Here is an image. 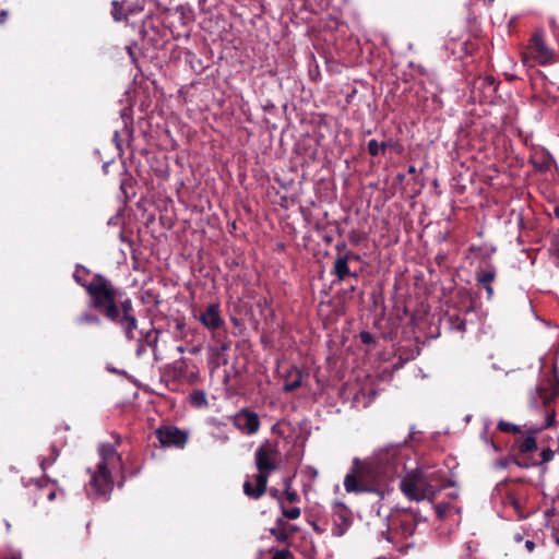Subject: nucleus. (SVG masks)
<instances>
[{
  "label": "nucleus",
  "mask_w": 559,
  "mask_h": 559,
  "mask_svg": "<svg viewBox=\"0 0 559 559\" xmlns=\"http://www.w3.org/2000/svg\"><path fill=\"white\" fill-rule=\"evenodd\" d=\"M349 254H345L335 260L333 265V273L336 275L338 281H344L346 276L350 274L348 267Z\"/></svg>",
  "instance_id": "4468645a"
},
{
  "label": "nucleus",
  "mask_w": 559,
  "mask_h": 559,
  "mask_svg": "<svg viewBox=\"0 0 559 559\" xmlns=\"http://www.w3.org/2000/svg\"><path fill=\"white\" fill-rule=\"evenodd\" d=\"M313 528H314L317 532H320L319 526H317L316 524L313 525Z\"/></svg>",
  "instance_id": "a18cd8bd"
},
{
  "label": "nucleus",
  "mask_w": 559,
  "mask_h": 559,
  "mask_svg": "<svg viewBox=\"0 0 559 559\" xmlns=\"http://www.w3.org/2000/svg\"><path fill=\"white\" fill-rule=\"evenodd\" d=\"M495 278V272L490 270L481 271L477 274V282L483 285L491 284Z\"/></svg>",
  "instance_id": "aec40b11"
},
{
  "label": "nucleus",
  "mask_w": 559,
  "mask_h": 559,
  "mask_svg": "<svg viewBox=\"0 0 559 559\" xmlns=\"http://www.w3.org/2000/svg\"><path fill=\"white\" fill-rule=\"evenodd\" d=\"M407 518H412V520L415 522L416 525H418L420 522L426 521L425 516H423L418 512H414V511L408 512Z\"/></svg>",
  "instance_id": "7c9ffc66"
},
{
  "label": "nucleus",
  "mask_w": 559,
  "mask_h": 559,
  "mask_svg": "<svg viewBox=\"0 0 559 559\" xmlns=\"http://www.w3.org/2000/svg\"><path fill=\"white\" fill-rule=\"evenodd\" d=\"M283 514L290 520H295L300 516V509L297 507L290 508L288 510H283Z\"/></svg>",
  "instance_id": "cd10ccee"
},
{
  "label": "nucleus",
  "mask_w": 559,
  "mask_h": 559,
  "mask_svg": "<svg viewBox=\"0 0 559 559\" xmlns=\"http://www.w3.org/2000/svg\"><path fill=\"white\" fill-rule=\"evenodd\" d=\"M55 497H56V491H53V490L48 492V495H47L48 500H53Z\"/></svg>",
  "instance_id": "a19ab883"
},
{
  "label": "nucleus",
  "mask_w": 559,
  "mask_h": 559,
  "mask_svg": "<svg viewBox=\"0 0 559 559\" xmlns=\"http://www.w3.org/2000/svg\"><path fill=\"white\" fill-rule=\"evenodd\" d=\"M271 532H272V534H274V535L276 536V538H277V539H280V540H285V539H286V535H285V534H283V533L277 534L275 530H272Z\"/></svg>",
  "instance_id": "58836bf2"
},
{
  "label": "nucleus",
  "mask_w": 559,
  "mask_h": 559,
  "mask_svg": "<svg viewBox=\"0 0 559 559\" xmlns=\"http://www.w3.org/2000/svg\"><path fill=\"white\" fill-rule=\"evenodd\" d=\"M114 140L119 141V133L117 131L115 132Z\"/></svg>",
  "instance_id": "c03bdc74"
},
{
  "label": "nucleus",
  "mask_w": 559,
  "mask_h": 559,
  "mask_svg": "<svg viewBox=\"0 0 559 559\" xmlns=\"http://www.w3.org/2000/svg\"><path fill=\"white\" fill-rule=\"evenodd\" d=\"M284 486H285V495L289 502H294L297 499V493L295 491L290 490V479L286 478L284 479Z\"/></svg>",
  "instance_id": "393cba45"
},
{
  "label": "nucleus",
  "mask_w": 559,
  "mask_h": 559,
  "mask_svg": "<svg viewBox=\"0 0 559 559\" xmlns=\"http://www.w3.org/2000/svg\"><path fill=\"white\" fill-rule=\"evenodd\" d=\"M484 288L486 289V293H487V299H491L492 296H493V288L491 286V284H488V285H483Z\"/></svg>",
  "instance_id": "c9c22d12"
},
{
  "label": "nucleus",
  "mask_w": 559,
  "mask_h": 559,
  "mask_svg": "<svg viewBox=\"0 0 559 559\" xmlns=\"http://www.w3.org/2000/svg\"><path fill=\"white\" fill-rule=\"evenodd\" d=\"M555 216L559 219V206L555 209Z\"/></svg>",
  "instance_id": "37998d69"
},
{
  "label": "nucleus",
  "mask_w": 559,
  "mask_h": 559,
  "mask_svg": "<svg viewBox=\"0 0 559 559\" xmlns=\"http://www.w3.org/2000/svg\"><path fill=\"white\" fill-rule=\"evenodd\" d=\"M302 373L298 368L292 367L285 376V382L283 390L286 392H293L301 385Z\"/></svg>",
  "instance_id": "ddd939ff"
},
{
  "label": "nucleus",
  "mask_w": 559,
  "mask_h": 559,
  "mask_svg": "<svg viewBox=\"0 0 559 559\" xmlns=\"http://www.w3.org/2000/svg\"><path fill=\"white\" fill-rule=\"evenodd\" d=\"M199 321L207 330L214 331L224 325V320L221 316L219 306L217 304H210L198 316Z\"/></svg>",
  "instance_id": "9b49d317"
},
{
  "label": "nucleus",
  "mask_w": 559,
  "mask_h": 559,
  "mask_svg": "<svg viewBox=\"0 0 559 559\" xmlns=\"http://www.w3.org/2000/svg\"><path fill=\"white\" fill-rule=\"evenodd\" d=\"M445 508H447L445 506H441V504H439V506H436V507H435L436 512H437V515H438L439 518H442V516L444 515V513H445Z\"/></svg>",
  "instance_id": "f704fd0d"
},
{
  "label": "nucleus",
  "mask_w": 559,
  "mask_h": 559,
  "mask_svg": "<svg viewBox=\"0 0 559 559\" xmlns=\"http://www.w3.org/2000/svg\"><path fill=\"white\" fill-rule=\"evenodd\" d=\"M555 399V394L544 386H537L534 391L531 392V404L534 407H538L539 405H548Z\"/></svg>",
  "instance_id": "f8f14e48"
},
{
  "label": "nucleus",
  "mask_w": 559,
  "mask_h": 559,
  "mask_svg": "<svg viewBox=\"0 0 559 559\" xmlns=\"http://www.w3.org/2000/svg\"><path fill=\"white\" fill-rule=\"evenodd\" d=\"M121 457L114 445L103 444L99 448V462L94 471H90L91 478L86 487L87 495L106 498L114 488L112 473L120 469Z\"/></svg>",
  "instance_id": "7ed1b4c3"
},
{
  "label": "nucleus",
  "mask_w": 559,
  "mask_h": 559,
  "mask_svg": "<svg viewBox=\"0 0 559 559\" xmlns=\"http://www.w3.org/2000/svg\"><path fill=\"white\" fill-rule=\"evenodd\" d=\"M386 143H379L377 140H370L368 142V152L372 156H378L381 151H384Z\"/></svg>",
  "instance_id": "6ab92c4d"
},
{
  "label": "nucleus",
  "mask_w": 559,
  "mask_h": 559,
  "mask_svg": "<svg viewBox=\"0 0 559 559\" xmlns=\"http://www.w3.org/2000/svg\"><path fill=\"white\" fill-rule=\"evenodd\" d=\"M292 552L287 549L276 551L272 559H292Z\"/></svg>",
  "instance_id": "c85d7f7f"
},
{
  "label": "nucleus",
  "mask_w": 559,
  "mask_h": 559,
  "mask_svg": "<svg viewBox=\"0 0 559 559\" xmlns=\"http://www.w3.org/2000/svg\"><path fill=\"white\" fill-rule=\"evenodd\" d=\"M551 247L552 250L559 255V230L554 235Z\"/></svg>",
  "instance_id": "473e14b6"
},
{
  "label": "nucleus",
  "mask_w": 559,
  "mask_h": 559,
  "mask_svg": "<svg viewBox=\"0 0 559 559\" xmlns=\"http://www.w3.org/2000/svg\"><path fill=\"white\" fill-rule=\"evenodd\" d=\"M552 58L554 52L545 44L543 32L537 31L533 35L526 51L523 53L524 63L531 66L530 60L532 59L539 64H546L550 62Z\"/></svg>",
  "instance_id": "423d86ee"
},
{
  "label": "nucleus",
  "mask_w": 559,
  "mask_h": 559,
  "mask_svg": "<svg viewBox=\"0 0 559 559\" xmlns=\"http://www.w3.org/2000/svg\"><path fill=\"white\" fill-rule=\"evenodd\" d=\"M537 449L536 440L533 437H526L520 444L522 452H533Z\"/></svg>",
  "instance_id": "412c9836"
},
{
  "label": "nucleus",
  "mask_w": 559,
  "mask_h": 559,
  "mask_svg": "<svg viewBox=\"0 0 559 559\" xmlns=\"http://www.w3.org/2000/svg\"><path fill=\"white\" fill-rule=\"evenodd\" d=\"M415 522L412 520V518H407V513L404 514L403 519L401 520V527L402 532L405 536H411L414 534L416 528Z\"/></svg>",
  "instance_id": "f3484780"
},
{
  "label": "nucleus",
  "mask_w": 559,
  "mask_h": 559,
  "mask_svg": "<svg viewBox=\"0 0 559 559\" xmlns=\"http://www.w3.org/2000/svg\"><path fill=\"white\" fill-rule=\"evenodd\" d=\"M404 447L388 445L367 461L355 460L352 473L344 479L347 492H373L380 498L389 491L388 481L404 469Z\"/></svg>",
  "instance_id": "f257e3e1"
},
{
  "label": "nucleus",
  "mask_w": 559,
  "mask_h": 559,
  "mask_svg": "<svg viewBox=\"0 0 559 559\" xmlns=\"http://www.w3.org/2000/svg\"><path fill=\"white\" fill-rule=\"evenodd\" d=\"M190 402L193 406L202 408L207 406V399L204 391L197 390L190 394Z\"/></svg>",
  "instance_id": "dca6fc26"
},
{
  "label": "nucleus",
  "mask_w": 559,
  "mask_h": 559,
  "mask_svg": "<svg viewBox=\"0 0 559 559\" xmlns=\"http://www.w3.org/2000/svg\"><path fill=\"white\" fill-rule=\"evenodd\" d=\"M451 324L453 329H456L461 332L465 331V322L462 321L460 318L452 319Z\"/></svg>",
  "instance_id": "c756f323"
},
{
  "label": "nucleus",
  "mask_w": 559,
  "mask_h": 559,
  "mask_svg": "<svg viewBox=\"0 0 559 559\" xmlns=\"http://www.w3.org/2000/svg\"><path fill=\"white\" fill-rule=\"evenodd\" d=\"M409 171H411V173L415 171V168H414V167H411V168H409Z\"/></svg>",
  "instance_id": "de8ad7c7"
},
{
  "label": "nucleus",
  "mask_w": 559,
  "mask_h": 559,
  "mask_svg": "<svg viewBox=\"0 0 559 559\" xmlns=\"http://www.w3.org/2000/svg\"><path fill=\"white\" fill-rule=\"evenodd\" d=\"M277 445L271 441L263 442L255 451L254 459L258 474L254 475L255 488L250 480L243 484V492L253 499H259L266 489L267 478L272 471L276 469L278 461Z\"/></svg>",
  "instance_id": "20e7f679"
},
{
  "label": "nucleus",
  "mask_w": 559,
  "mask_h": 559,
  "mask_svg": "<svg viewBox=\"0 0 559 559\" xmlns=\"http://www.w3.org/2000/svg\"><path fill=\"white\" fill-rule=\"evenodd\" d=\"M525 547H526V549H527L528 551H532V550L535 548V544H534V542H532V540H526V542H525Z\"/></svg>",
  "instance_id": "ea45409f"
},
{
  "label": "nucleus",
  "mask_w": 559,
  "mask_h": 559,
  "mask_svg": "<svg viewBox=\"0 0 559 559\" xmlns=\"http://www.w3.org/2000/svg\"><path fill=\"white\" fill-rule=\"evenodd\" d=\"M88 272L85 269L78 267L75 272L73 273V278L83 287L86 288L88 283L83 282V274H87Z\"/></svg>",
  "instance_id": "a878e982"
},
{
  "label": "nucleus",
  "mask_w": 559,
  "mask_h": 559,
  "mask_svg": "<svg viewBox=\"0 0 559 559\" xmlns=\"http://www.w3.org/2000/svg\"><path fill=\"white\" fill-rule=\"evenodd\" d=\"M156 437L165 447H183L187 442L186 432L174 426L160 427L156 430Z\"/></svg>",
  "instance_id": "6e6552de"
},
{
  "label": "nucleus",
  "mask_w": 559,
  "mask_h": 559,
  "mask_svg": "<svg viewBox=\"0 0 559 559\" xmlns=\"http://www.w3.org/2000/svg\"><path fill=\"white\" fill-rule=\"evenodd\" d=\"M157 343V336L155 334L154 330L147 331L145 334H143V340L139 341V345L136 348V354L140 356L142 353L146 350V346H155Z\"/></svg>",
  "instance_id": "2eb2a0df"
},
{
  "label": "nucleus",
  "mask_w": 559,
  "mask_h": 559,
  "mask_svg": "<svg viewBox=\"0 0 559 559\" xmlns=\"http://www.w3.org/2000/svg\"><path fill=\"white\" fill-rule=\"evenodd\" d=\"M555 412L551 411L548 415H547V418H546V421L544 425L542 426H538V427H534V428H531L530 430H532L533 432H539L550 426H552L555 424Z\"/></svg>",
  "instance_id": "5701e85b"
},
{
  "label": "nucleus",
  "mask_w": 559,
  "mask_h": 559,
  "mask_svg": "<svg viewBox=\"0 0 559 559\" xmlns=\"http://www.w3.org/2000/svg\"><path fill=\"white\" fill-rule=\"evenodd\" d=\"M76 321L80 324H96V325L100 324L99 317L96 314L88 313V312L81 314Z\"/></svg>",
  "instance_id": "a211bd4d"
},
{
  "label": "nucleus",
  "mask_w": 559,
  "mask_h": 559,
  "mask_svg": "<svg viewBox=\"0 0 559 559\" xmlns=\"http://www.w3.org/2000/svg\"><path fill=\"white\" fill-rule=\"evenodd\" d=\"M498 428H499V430L504 431V432H513V433L520 432V428L516 425H513V424H510V423H507L503 420H501L498 424Z\"/></svg>",
  "instance_id": "b1692460"
},
{
  "label": "nucleus",
  "mask_w": 559,
  "mask_h": 559,
  "mask_svg": "<svg viewBox=\"0 0 559 559\" xmlns=\"http://www.w3.org/2000/svg\"><path fill=\"white\" fill-rule=\"evenodd\" d=\"M121 310H122L123 314L121 316L119 313V320L117 323L122 328V330L126 334V337L128 340H133L134 338L133 331L138 326V321H136L135 317L132 314L133 307H132V301L130 298H127L121 301Z\"/></svg>",
  "instance_id": "9d476101"
},
{
  "label": "nucleus",
  "mask_w": 559,
  "mask_h": 559,
  "mask_svg": "<svg viewBox=\"0 0 559 559\" xmlns=\"http://www.w3.org/2000/svg\"><path fill=\"white\" fill-rule=\"evenodd\" d=\"M360 340H361L362 343L369 344V343L372 342V336L368 332H361L360 333Z\"/></svg>",
  "instance_id": "72a5a7b5"
},
{
  "label": "nucleus",
  "mask_w": 559,
  "mask_h": 559,
  "mask_svg": "<svg viewBox=\"0 0 559 559\" xmlns=\"http://www.w3.org/2000/svg\"><path fill=\"white\" fill-rule=\"evenodd\" d=\"M352 513L343 504L337 503L333 512L332 534L336 537L343 536L352 525Z\"/></svg>",
  "instance_id": "1a4fd4ad"
},
{
  "label": "nucleus",
  "mask_w": 559,
  "mask_h": 559,
  "mask_svg": "<svg viewBox=\"0 0 559 559\" xmlns=\"http://www.w3.org/2000/svg\"><path fill=\"white\" fill-rule=\"evenodd\" d=\"M91 298L90 307L102 312L111 322L119 320V307L117 305L119 290L110 281L100 275H95L86 286Z\"/></svg>",
  "instance_id": "39448f33"
},
{
  "label": "nucleus",
  "mask_w": 559,
  "mask_h": 559,
  "mask_svg": "<svg viewBox=\"0 0 559 559\" xmlns=\"http://www.w3.org/2000/svg\"><path fill=\"white\" fill-rule=\"evenodd\" d=\"M57 457H58V452H57V450L53 448V449L51 450V456H50V459H49V460H48V459H43V460L40 461V467L45 471L48 466H50V465H51V464L57 460Z\"/></svg>",
  "instance_id": "bb28decb"
},
{
  "label": "nucleus",
  "mask_w": 559,
  "mask_h": 559,
  "mask_svg": "<svg viewBox=\"0 0 559 559\" xmlns=\"http://www.w3.org/2000/svg\"><path fill=\"white\" fill-rule=\"evenodd\" d=\"M7 17H8V12L5 10H2L0 12V24L4 23L7 21Z\"/></svg>",
  "instance_id": "4c0bfd02"
},
{
  "label": "nucleus",
  "mask_w": 559,
  "mask_h": 559,
  "mask_svg": "<svg viewBox=\"0 0 559 559\" xmlns=\"http://www.w3.org/2000/svg\"><path fill=\"white\" fill-rule=\"evenodd\" d=\"M233 424L242 433L252 436L259 431L260 418L257 413L243 408L235 414Z\"/></svg>",
  "instance_id": "0eeeda50"
},
{
  "label": "nucleus",
  "mask_w": 559,
  "mask_h": 559,
  "mask_svg": "<svg viewBox=\"0 0 559 559\" xmlns=\"http://www.w3.org/2000/svg\"><path fill=\"white\" fill-rule=\"evenodd\" d=\"M542 454H543L544 461H549L552 456V452L549 449L544 450Z\"/></svg>",
  "instance_id": "e433bc0d"
},
{
  "label": "nucleus",
  "mask_w": 559,
  "mask_h": 559,
  "mask_svg": "<svg viewBox=\"0 0 559 559\" xmlns=\"http://www.w3.org/2000/svg\"><path fill=\"white\" fill-rule=\"evenodd\" d=\"M493 83H495L493 79H492V78H489V76H488V78H486V79H478V80L474 83V88H475L476 86H478V85H479V86H483V85H485V84H488L489 86H492V85H493Z\"/></svg>",
  "instance_id": "2f4dec72"
},
{
  "label": "nucleus",
  "mask_w": 559,
  "mask_h": 559,
  "mask_svg": "<svg viewBox=\"0 0 559 559\" xmlns=\"http://www.w3.org/2000/svg\"><path fill=\"white\" fill-rule=\"evenodd\" d=\"M452 486L445 468L427 466L408 472L400 483L402 492L415 501L431 502L438 492Z\"/></svg>",
  "instance_id": "f03ea898"
},
{
  "label": "nucleus",
  "mask_w": 559,
  "mask_h": 559,
  "mask_svg": "<svg viewBox=\"0 0 559 559\" xmlns=\"http://www.w3.org/2000/svg\"><path fill=\"white\" fill-rule=\"evenodd\" d=\"M178 350H179L180 353H183V347H181V346H180V347H178Z\"/></svg>",
  "instance_id": "49530a36"
},
{
  "label": "nucleus",
  "mask_w": 559,
  "mask_h": 559,
  "mask_svg": "<svg viewBox=\"0 0 559 559\" xmlns=\"http://www.w3.org/2000/svg\"><path fill=\"white\" fill-rule=\"evenodd\" d=\"M112 9H111V15L114 17L115 21H121L123 20L126 16H123L122 14V3H120L118 0H114L112 3Z\"/></svg>",
  "instance_id": "4be33fe9"
},
{
  "label": "nucleus",
  "mask_w": 559,
  "mask_h": 559,
  "mask_svg": "<svg viewBox=\"0 0 559 559\" xmlns=\"http://www.w3.org/2000/svg\"><path fill=\"white\" fill-rule=\"evenodd\" d=\"M270 492H271V495L273 497H277L278 496V490L277 489H271Z\"/></svg>",
  "instance_id": "79ce46f5"
}]
</instances>
